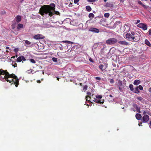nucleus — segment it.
<instances>
[{"instance_id":"7ed1b4c3","label":"nucleus","mask_w":151,"mask_h":151,"mask_svg":"<svg viewBox=\"0 0 151 151\" xmlns=\"http://www.w3.org/2000/svg\"><path fill=\"white\" fill-rule=\"evenodd\" d=\"M6 76H8V78H14L15 79V81L16 83L15 86L17 87L19 84V79L13 73L10 74L8 72H7Z\"/></svg>"},{"instance_id":"de8ad7c7","label":"nucleus","mask_w":151,"mask_h":151,"mask_svg":"<svg viewBox=\"0 0 151 151\" xmlns=\"http://www.w3.org/2000/svg\"><path fill=\"white\" fill-rule=\"evenodd\" d=\"M89 60L90 62L92 63H93L94 62L93 60H92V59L91 58H90L89 59Z\"/></svg>"},{"instance_id":"09e8293b","label":"nucleus","mask_w":151,"mask_h":151,"mask_svg":"<svg viewBox=\"0 0 151 151\" xmlns=\"http://www.w3.org/2000/svg\"><path fill=\"white\" fill-rule=\"evenodd\" d=\"M79 1V0H74V3L76 4Z\"/></svg>"},{"instance_id":"cd10ccee","label":"nucleus","mask_w":151,"mask_h":151,"mask_svg":"<svg viewBox=\"0 0 151 151\" xmlns=\"http://www.w3.org/2000/svg\"><path fill=\"white\" fill-rule=\"evenodd\" d=\"M146 114H150V112L147 110L144 111L143 112V114L145 115H146Z\"/></svg>"},{"instance_id":"13d9d810","label":"nucleus","mask_w":151,"mask_h":151,"mask_svg":"<svg viewBox=\"0 0 151 151\" xmlns=\"http://www.w3.org/2000/svg\"><path fill=\"white\" fill-rule=\"evenodd\" d=\"M138 125L139 126H142V123L141 122L140 123H139L138 124Z\"/></svg>"},{"instance_id":"774afa93","label":"nucleus","mask_w":151,"mask_h":151,"mask_svg":"<svg viewBox=\"0 0 151 151\" xmlns=\"http://www.w3.org/2000/svg\"><path fill=\"white\" fill-rule=\"evenodd\" d=\"M109 96L110 97H113V96H112V95L111 94L110 95H109Z\"/></svg>"},{"instance_id":"052dcab7","label":"nucleus","mask_w":151,"mask_h":151,"mask_svg":"<svg viewBox=\"0 0 151 151\" xmlns=\"http://www.w3.org/2000/svg\"><path fill=\"white\" fill-rule=\"evenodd\" d=\"M149 127L151 129V121H150V123Z\"/></svg>"},{"instance_id":"c03bdc74","label":"nucleus","mask_w":151,"mask_h":151,"mask_svg":"<svg viewBox=\"0 0 151 151\" xmlns=\"http://www.w3.org/2000/svg\"><path fill=\"white\" fill-rule=\"evenodd\" d=\"M95 79L96 80H98L99 81L100 80H101V78L99 77H95Z\"/></svg>"},{"instance_id":"f704fd0d","label":"nucleus","mask_w":151,"mask_h":151,"mask_svg":"<svg viewBox=\"0 0 151 151\" xmlns=\"http://www.w3.org/2000/svg\"><path fill=\"white\" fill-rule=\"evenodd\" d=\"M95 99V102L97 103H100V101H102V100H101V99L98 100V99Z\"/></svg>"},{"instance_id":"4d7b16f0","label":"nucleus","mask_w":151,"mask_h":151,"mask_svg":"<svg viewBox=\"0 0 151 151\" xmlns=\"http://www.w3.org/2000/svg\"><path fill=\"white\" fill-rule=\"evenodd\" d=\"M28 71H29V73H32L33 71V70H32V69H30V70H28Z\"/></svg>"},{"instance_id":"39448f33","label":"nucleus","mask_w":151,"mask_h":151,"mask_svg":"<svg viewBox=\"0 0 151 151\" xmlns=\"http://www.w3.org/2000/svg\"><path fill=\"white\" fill-rule=\"evenodd\" d=\"M125 37L129 39L132 42L136 41V39L134 37H132V35L129 33H128L126 34Z\"/></svg>"},{"instance_id":"7c9ffc66","label":"nucleus","mask_w":151,"mask_h":151,"mask_svg":"<svg viewBox=\"0 0 151 151\" xmlns=\"http://www.w3.org/2000/svg\"><path fill=\"white\" fill-rule=\"evenodd\" d=\"M88 88V86L87 85H85L84 86L83 88V90L84 92H85L87 90Z\"/></svg>"},{"instance_id":"5701e85b","label":"nucleus","mask_w":151,"mask_h":151,"mask_svg":"<svg viewBox=\"0 0 151 151\" xmlns=\"http://www.w3.org/2000/svg\"><path fill=\"white\" fill-rule=\"evenodd\" d=\"M12 66H13L14 68L17 67V64L14 61H13L12 62Z\"/></svg>"},{"instance_id":"412c9836","label":"nucleus","mask_w":151,"mask_h":151,"mask_svg":"<svg viewBox=\"0 0 151 151\" xmlns=\"http://www.w3.org/2000/svg\"><path fill=\"white\" fill-rule=\"evenodd\" d=\"M86 10L88 12H90L91 10V8L89 6H86Z\"/></svg>"},{"instance_id":"c9c22d12","label":"nucleus","mask_w":151,"mask_h":151,"mask_svg":"<svg viewBox=\"0 0 151 151\" xmlns=\"http://www.w3.org/2000/svg\"><path fill=\"white\" fill-rule=\"evenodd\" d=\"M52 60L54 62H57V59L56 58L53 57L52 58Z\"/></svg>"},{"instance_id":"bb28decb","label":"nucleus","mask_w":151,"mask_h":151,"mask_svg":"<svg viewBox=\"0 0 151 151\" xmlns=\"http://www.w3.org/2000/svg\"><path fill=\"white\" fill-rule=\"evenodd\" d=\"M17 62H21L22 61L21 56H19L18 57L17 59Z\"/></svg>"},{"instance_id":"aec40b11","label":"nucleus","mask_w":151,"mask_h":151,"mask_svg":"<svg viewBox=\"0 0 151 151\" xmlns=\"http://www.w3.org/2000/svg\"><path fill=\"white\" fill-rule=\"evenodd\" d=\"M145 43L149 47L151 46V44L149 42L147 39L145 40Z\"/></svg>"},{"instance_id":"f257e3e1","label":"nucleus","mask_w":151,"mask_h":151,"mask_svg":"<svg viewBox=\"0 0 151 151\" xmlns=\"http://www.w3.org/2000/svg\"><path fill=\"white\" fill-rule=\"evenodd\" d=\"M55 5L54 3H51L50 5H44L40 9L39 13L42 15L43 16L45 13L48 14V15L52 16L54 14L60 15V13L58 11H55Z\"/></svg>"},{"instance_id":"ea45409f","label":"nucleus","mask_w":151,"mask_h":151,"mask_svg":"<svg viewBox=\"0 0 151 151\" xmlns=\"http://www.w3.org/2000/svg\"><path fill=\"white\" fill-rule=\"evenodd\" d=\"M15 25H16L15 23L12 24V27L13 29H14L15 28Z\"/></svg>"},{"instance_id":"a19ab883","label":"nucleus","mask_w":151,"mask_h":151,"mask_svg":"<svg viewBox=\"0 0 151 151\" xmlns=\"http://www.w3.org/2000/svg\"><path fill=\"white\" fill-rule=\"evenodd\" d=\"M138 3L139 4H140V5H142V6H143V7H145V5H143V4H142V2H141V1H138Z\"/></svg>"},{"instance_id":"a211bd4d","label":"nucleus","mask_w":151,"mask_h":151,"mask_svg":"<svg viewBox=\"0 0 151 151\" xmlns=\"http://www.w3.org/2000/svg\"><path fill=\"white\" fill-rule=\"evenodd\" d=\"M140 81L139 80H136L134 81L133 84L135 85H138L140 83Z\"/></svg>"},{"instance_id":"bf43d9fd","label":"nucleus","mask_w":151,"mask_h":151,"mask_svg":"<svg viewBox=\"0 0 151 151\" xmlns=\"http://www.w3.org/2000/svg\"><path fill=\"white\" fill-rule=\"evenodd\" d=\"M148 90L151 93V87L149 88Z\"/></svg>"},{"instance_id":"0e129e2a","label":"nucleus","mask_w":151,"mask_h":151,"mask_svg":"<svg viewBox=\"0 0 151 151\" xmlns=\"http://www.w3.org/2000/svg\"><path fill=\"white\" fill-rule=\"evenodd\" d=\"M56 78H57V79L58 81H59V79L60 78H58V77H57Z\"/></svg>"},{"instance_id":"20e7f679","label":"nucleus","mask_w":151,"mask_h":151,"mask_svg":"<svg viewBox=\"0 0 151 151\" xmlns=\"http://www.w3.org/2000/svg\"><path fill=\"white\" fill-rule=\"evenodd\" d=\"M117 40L115 38H110L106 41V43L109 45H114L118 42Z\"/></svg>"},{"instance_id":"4be33fe9","label":"nucleus","mask_w":151,"mask_h":151,"mask_svg":"<svg viewBox=\"0 0 151 151\" xmlns=\"http://www.w3.org/2000/svg\"><path fill=\"white\" fill-rule=\"evenodd\" d=\"M129 87L130 88L131 91H134V89L133 88V86L132 84H130L129 86Z\"/></svg>"},{"instance_id":"dca6fc26","label":"nucleus","mask_w":151,"mask_h":151,"mask_svg":"<svg viewBox=\"0 0 151 151\" xmlns=\"http://www.w3.org/2000/svg\"><path fill=\"white\" fill-rule=\"evenodd\" d=\"M23 28V25L22 24H19L17 27V29L18 30H19L21 28Z\"/></svg>"},{"instance_id":"f3484780","label":"nucleus","mask_w":151,"mask_h":151,"mask_svg":"<svg viewBox=\"0 0 151 151\" xmlns=\"http://www.w3.org/2000/svg\"><path fill=\"white\" fill-rule=\"evenodd\" d=\"M16 21L17 22L19 23L21 21V17L19 15H17L16 17Z\"/></svg>"},{"instance_id":"3c124183","label":"nucleus","mask_w":151,"mask_h":151,"mask_svg":"<svg viewBox=\"0 0 151 151\" xmlns=\"http://www.w3.org/2000/svg\"><path fill=\"white\" fill-rule=\"evenodd\" d=\"M87 94L88 95V96H89L91 95V93L90 92H87Z\"/></svg>"},{"instance_id":"49530a36","label":"nucleus","mask_w":151,"mask_h":151,"mask_svg":"<svg viewBox=\"0 0 151 151\" xmlns=\"http://www.w3.org/2000/svg\"><path fill=\"white\" fill-rule=\"evenodd\" d=\"M14 51L15 52H17L18 51V48H16L14 49Z\"/></svg>"},{"instance_id":"680f3d73","label":"nucleus","mask_w":151,"mask_h":151,"mask_svg":"<svg viewBox=\"0 0 151 151\" xmlns=\"http://www.w3.org/2000/svg\"><path fill=\"white\" fill-rule=\"evenodd\" d=\"M37 82L38 83H41V81L40 80H37Z\"/></svg>"},{"instance_id":"a18cd8bd","label":"nucleus","mask_w":151,"mask_h":151,"mask_svg":"<svg viewBox=\"0 0 151 151\" xmlns=\"http://www.w3.org/2000/svg\"><path fill=\"white\" fill-rule=\"evenodd\" d=\"M149 34L151 36V29H150L148 31Z\"/></svg>"},{"instance_id":"b1692460","label":"nucleus","mask_w":151,"mask_h":151,"mask_svg":"<svg viewBox=\"0 0 151 151\" xmlns=\"http://www.w3.org/2000/svg\"><path fill=\"white\" fill-rule=\"evenodd\" d=\"M104 67V65H103L101 64L99 66V68L102 71H103L104 70V69H103V68Z\"/></svg>"},{"instance_id":"603ef678","label":"nucleus","mask_w":151,"mask_h":151,"mask_svg":"<svg viewBox=\"0 0 151 151\" xmlns=\"http://www.w3.org/2000/svg\"><path fill=\"white\" fill-rule=\"evenodd\" d=\"M104 100H102L101 101H100V104H103L104 102Z\"/></svg>"},{"instance_id":"e2e57ef3","label":"nucleus","mask_w":151,"mask_h":151,"mask_svg":"<svg viewBox=\"0 0 151 151\" xmlns=\"http://www.w3.org/2000/svg\"><path fill=\"white\" fill-rule=\"evenodd\" d=\"M61 45H62L61 44H60ZM62 47H60V50H63V48H62V46H61Z\"/></svg>"},{"instance_id":"864d4df0","label":"nucleus","mask_w":151,"mask_h":151,"mask_svg":"<svg viewBox=\"0 0 151 151\" xmlns=\"http://www.w3.org/2000/svg\"><path fill=\"white\" fill-rule=\"evenodd\" d=\"M119 43L123 45V41H119L118 42Z\"/></svg>"},{"instance_id":"72a5a7b5","label":"nucleus","mask_w":151,"mask_h":151,"mask_svg":"<svg viewBox=\"0 0 151 151\" xmlns=\"http://www.w3.org/2000/svg\"><path fill=\"white\" fill-rule=\"evenodd\" d=\"M96 97L98 99H100L102 98V96L101 95H97L96 96Z\"/></svg>"},{"instance_id":"6e6552de","label":"nucleus","mask_w":151,"mask_h":151,"mask_svg":"<svg viewBox=\"0 0 151 151\" xmlns=\"http://www.w3.org/2000/svg\"><path fill=\"white\" fill-rule=\"evenodd\" d=\"M133 106L134 108L136 110V111H137V112H138L139 113H141L140 108V107H139L136 104H133ZM131 110H133L134 111H135L133 109H132Z\"/></svg>"},{"instance_id":"4c0bfd02","label":"nucleus","mask_w":151,"mask_h":151,"mask_svg":"<svg viewBox=\"0 0 151 151\" xmlns=\"http://www.w3.org/2000/svg\"><path fill=\"white\" fill-rule=\"evenodd\" d=\"M138 87V88L141 90H142L143 89V88L141 85H139Z\"/></svg>"},{"instance_id":"79ce46f5","label":"nucleus","mask_w":151,"mask_h":151,"mask_svg":"<svg viewBox=\"0 0 151 151\" xmlns=\"http://www.w3.org/2000/svg\"><path fill=\"white\" fill-rule=\"evenodd\" d=\"M21 58H22V61L23 60L24 61H25L26 60V59L23 56H22Z\"/></svg>"},{"instance_id":"6ab92c4d","label":"nucleus","mask_w":151,"mask_h":151,"mask_svg":"<svg viewBox=\"0 0 151 151\" xmlns=\"http://www.w3.org/2000/svg\"><path fill=\"white\" fill-rule=\"evenodd\" d=\"M133 92L136 93H139L140 91L139 90L138 86L136 87L135 88H134V91H133Z\"/></svg>"},{"instance_id":"423d86ee","label":"nucleus","mask_w":151,"mask_h":151,"mask_svg":"<svg viewBox=\"0 0 151 151\" xmlns=\"http://www.w3.org/2000/svg\"><path fill=\"white\" fill-rule=\"evenodd\" d=\"M137 26L141 28H142L144 30H146L147 28V26L146 24L140 23L137 25Z\"/></svg>"},{"instance_id":"a878e982","label":"nucleus","mask_w":151,"mask_h":151,"mask_svg":"<svg viewBox=\"0 0 151 151\" xmlns=\"http://www.w3.org/2000/svg\"><path fill=\"white\" fill-rule=\"evenodd\" d=\"M91 98V97L89 96H86L85 99L86 101H89Z\"/></svg>"},{"instance_id":"8fccbe9b","label":"nucleus","mask_w":151,"mask_h":151,"mask_svg":"<svg viewBox=\"0 0 151 151\" xmlns=\"http://www.w3.org/2000/svg\"><path fill=\"white\" fill-rule=\"evenodd\" d=\"M88 1L90 2H94L95 1V0H88Z\"/></svg>"},{"instance_id":"2eb2a0df","label":"nucleus","mask_w":151,"mask_h":151,"mask_svg":"<svg viewBox=\"0 0 151 151\" xmlns=\"http://www.w3.org/2000/svg\"><path fill=\"white\" fill-rule=\"evenodd\" d=\"M135 117L138 120L142 118V116L141 114L138 113L136 114Z\"/></svg>"},{"instance_id":"58836bf2","label":"nucleus","mask_w":151,"mask_h":151,"mask_svg":"<svg viewBox=\"0 0 151 151\" xmlns=\"http://www.w3.org/2000/svg\"><path fill=\"white\" fill-rule=\"evenodd\" d=\"M137 99L138 100L141 101L143 99L141 96H138L137 97Z\"/></svg>"},{"instance_id":"f03ea898","label":"nucleus","mask_w":151,"mask_h":151,"mask_svg":"<svg viewBox=\"0 0 151 151\" xmlns=\"http://www.w3.org/2000/svg\"><path fill=\"white\" fill-rule=\"evenodd\" d=\"M7 71L6 70H4L2 69L0 70V79L3 81H6L8 79V76H6Z\"/></svg>"},{"instance_id":"e433bc0d","label":"nucleus","mask_w":151,"mask_h":151,"mask_svg":"<svg viewBox=\"0 0 151 151\" xmlns=\"http://www.w3.org/2000/svg\"><path fill=\"white\" fill-rule=\"evenodd\" d=\"M109 82L113 84L114 83V80L113 79H110Z\"/></svg>"},{"instance_id":"f8f14e48","label":"nucleus","mask_w":151,"mask_h":151,"mask_svg":"<svg viewBox=\"0 0 151 151\" xmlns=\"http://www.w3.org/2000/svg\"><path fill=\"white\" fill-rule=\"evenodd\" d=\"M89 31L96 33H98L99 32V29L94 27H91L89 29Z\"/></svg>"},{"instance_id":"0eeeda50","label":"nucleus","mask_w":151,"mask_h":151,"mask_svg":"<svg viewBox=\"0 0 151 151\" xmlns=\"http://www.w3.org/2000/svg\"><path fill=\"white\" fill-rule=\"evenodd\" d=\"M116 84L118 87L120 91L122 92L123 91L122 81L120 80H118L117 82H116Z\"/></svg>"},{"instance_id":"ddd939ff","label":"nucleus","mask_w":151,"mask_h":151,"mask_svg":"<svg viewBox=\"0 0 151 151\" xmlns=\"http://www.w3.org/2000/svg\"><path fill=\"white\" fill-rule=\"evenodd\" d=\"M104 6L106 7L111 8L113 7V5L111 3H106L104 5Z\"/></svg>"},{"instance_id":"1a4fd4ad","label":"nucleus","mask_w":151,"mask_h":151,"mask_svg":"<svg viewBox=\"0 0 151 151\" xmlns=\"http://www.w3.org/2000/svg\"><path fill=\"white\" fill-rule=\"evenodd\" d=\"M124 32L125 33L129 31L130 30V25L129 24H124L123 27Z\"/></svg>"},{"instance_id":"2f4dec72","label":"nucleus","mask_w":151,"mask_h":151,"mask_svg":"<svg viewBox=\"0 0 151 151\" xmlns=\"http://www.w3.org/2000/svg\"><path fill=\"white\" fill-rule=\"evenodd\" d=\"M109 13H106L104 14V16L106 18H108L109 16Z\"/></svg>"},{"instance_id":"9b49d317","label":"nucleus","mask_w":151,"mask_h":151,"mask_svg":"<svg viewBox=\"0 0 151 151\" xmlns=\"http://www.w3.org/2000/svg\"><path fill=\"white\" fill-rule=\"evenodd\" d=\"M149 119V117L147 115H144L142 117V122L144 123L147 122Z\"/></svg>"},{"instance_id":"393cba45","label":"nucleus","mask_w":151,"mask_h":151,"mask_svg":"<svg viewBox=\"0 0 151 151\" xmlns=\"http://www.w3.org/2000/svg\"><path fill=\"white\" fill-rule=\"evenodd\" d=\"M23 41H24L25 44L27 45H30L31 43V42L27 40H24Z\"/></svg>"},{"instance_id":"9d476101","label":"nucleus","mask_w":151,"mask_h":151,"mask_svg":"<svg viewBox=\"0 0 151 151\" xmlns=\"http://www.w3.org/2000/svg\"><path fill=\"white\" fill-rule=\"evenodd\" d=\"M45 37L41 34H37L34 36L33 38L36 40L42 39L45 38Z\"/></svg>"},{"instance_id":"c756f323","label":"nucleus","mask_w":151,"mask_h":151,"mask_svg":"<svg viewBox=\"0 0 151 151\" xmlns=\"http://www.w3.org/2000/svg\"><path fill=\"white\" fill-rule=\"evenodd\" d=\"M62 42L63 43L67 42L68 44H72L73 43L72 42L67 40L63 41Z\"/></svg>"},{"instance_id":"4468645a","label":"nucleus","mask_w":151,"mask_h":151,"mask_svg":"<svg viewBox=\"0 0 151 151\" xmlns=\"http://www.w3.org/2000/svg\"><path fill=\"white\" fill-rule=\"evenodd\" d=\"M9 78H8V79H7L6 81L7 82H9V83H12V84L14 83V84L15 85V86H16L15 82V79L14 78H12V79H11V80H9Z\"/></svg>"},{"instance_id":"69168bd1","label":"nucleus","mask_w":151,"mask_h":151,"mask_svg":"<svg viewBox=\"0 0 151 151\" xmlns=\"http://www.w3.org/2000/svg\"><path fill=\"white\" fill-rule=\"evenodd\" d=\"M6 49H9V47H6Z\"/></svg>"},{"instance_id":"5fc2aeb1","label":"nucleus","mask_w":151,"mask_h":151,"mask_svg":"<svg viewBox=\"0 0 151 151\" xmlns=\"http://www.w3.org/2000/svg\"><path fill=\"white\" fill-rule=\"evenodd\" d=\"M140 22V20H138H138H137V22H136V24H138V23H139V22Z\"/></svg>"},{"instance_id":"473e14b6","label":"nucleus","mask_w":151,"mask_h":151,"mask_svg":"<svg viewBox=\"0 0 151 151\" xmlns=\"http://www.w3.org/2000/svg\"><path fill=\"white\" fill-rule=\"evenodd\" d=\"M29 60L31 62V63H35L36 62L35 60L34 59L32 58L29 59Z\"/></svg>"},{"instance_id":"c85d7f7f","label":"nucleus","mask_w":151,"mask_h":151,"mask_svg":"<svg viewBox=\"0 0 151 151\" xmlns=\"http://www.w3.org/2000/svg\"><path fill=\"white\" fill-rule=\"evenodd\" d=\"M94 15L92 13H90L88 15V17L89 18H93L94 17Z\"/></svg>"},{"instance_id":"338daca9","label":"nucleus","mask_w":151,"mask_h":151,"mask_svg":"<svg viewBox=\"0 0 151 151\" xmlns=\"http://www.w3.org/2000/svg\"><path fill=\"white\" fill-rule=\"evenodd\" d=\"M79 84L80 85V86H82V83H80Z\"/></svg>"},{"instance_id":"6e6d98bb","label":"nucleus","mask_w":151,"mask_h":151,"mask_svg":"<svg viewBox=\"0 0 151 151\" xmlns=\"http://www.w3.org/2000/svg\"><path fill=\"white\" fill-rule=\"evenodd\" d=\"M131 34L132 35H135V32H131Z\"/></svg>"},{"instance_id":"37998d69","label":"nucleus","mask_w":151,"mask_h":151,"mask_svg":"<svg viewBox=\"0 0 151 151\" xmlns=\"http://www.w3.org/2000/svg\"><path fill=\"white\" fill-rule=\"evenodd\" d=\"M123 45H129V43L125 41H123Z\"/></svg>"}]
</instances>
